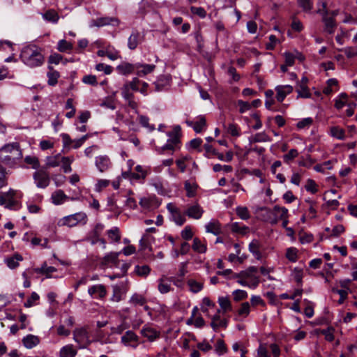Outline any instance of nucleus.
Returning a JSON list of instances; mask_svg holds the SVG:
<instances>
[{
    "label": "nucleus",
    "instance_id": "nucleus-63",
    "mask_svg": "<svg viewBox=\"0 0 357 357\" xmlns=\"http://www.w3.org/2000/svg\"><path fill=\"white\" fill-rule=\"evenodd\" d=\"M297 91L298 93V96L302 98H310L311 96L307 85L305 84H300Z\"/></svg>",
    "mask_w": 357,
    "mask_h": 357
},
{
    "label": "nucleus",
    "instance_id": "nucleus-9",
    "mask_svg": "<svg viewBox=\"0 0 357 357\" xmlns=\"http://www.w3.org/2000/svg\"><path fill=\"white\" fill-rule=\"evenodd\" d=\"M74 340L79 344H89V336L86 327L77 328L73 332Z\"/></svg>",
    "mask_w": 357,
    "mask_h": 357
},
{
    "label": "nucleus",
    "instance_id": "nucleus-12",
    "mask_svg": "<svg viewBox=\"0 0 357 357\" xmlns=\"http://www.w3.org/2000/svg\"><path fill=\"white\" fill-rule=\"evenodd\" d=\"M171 80L172 79L169 75H160L153 83L155 86V91L159 92L165 90L168 86H169Z\"/></svg>",
    "mask_w": 357,
    "mask_h": 357
},
{
    "label": "nucleus",
    "instance_id": "nucleus-52",
    "mask_svg": "<svg viewBox=\"0 0 357 357\" xmlns=\"http://www.w3.org/2000/svg\"><path fill=\"white\" fill-rule=\"evenodd\" d=\"M24 162L26 164L31 165L33 169H37L40 167L39 160L36 156H26L24 158Z\"/></svg>",
    "mask_w": 357,
    "mask_h": 357
},
{
    "label": "nucleus",
    "instance_id": "nucleus-37",
    "mask_svg": "<svg viewBox=\"0 0 357 357\" xmlns=\"http://www.w3.org/2000/svg\"><path fill=\"white\" fill-rule=\"evenodd\" d=\"M299 251L294 247L289 248L285 253L287 259L291 262H296L298 259Z\"/></svg>",
    "mask_w": 357,
    "mask_h": 357
},
{
    "label": "nucleus",
    "instance_id": "nucleus-41",
    "mask_svg": "<svg viewBox=\"0 0 357 357\" xmlns=\"http://www.w3.org/2000/svg\"><path fill=\"white\" fill-rule=\"evenodd\" d=\"M59 354L60 357H75L77 351L73 345H66L61 349Z\"/></svg>",
    "mask_w": 357,
    "mask_h": 357
},
{
    "label": "nucleus",
    "instance_id": "nucleus-38",
    "mask_svg": "<svg viewBox=\"0 0 357 357\" xmlns=\"http://www.w3.org/2000/svg\"><path fill=\"white\" fill-rule=\"evenodd\" d=\"M61 154L58 153L54 156H48L46 158V167H56L59 165L61 161Z\"/></svg>",
    "mask_w": 357,
    "mask_h": 357
},
{
    "label": "nucleus",
    "instance_id": "nucleus-4",
    "mask_svg": "<svg viewBox=\"0 0 357 357\" xmlns=\"http://www.w3.org/2000/svg\"><path fill=\"white\" fill-rule=\"evenodd\" d=\"M322 8H319L317 13L322 16V22L324 24V30L328 34L334 33L337 27L335 19L328 16V10L326 8V3H321Z\"/></svg>",
    "mask_w": 357,
    "mask_h": 357
},
{
    "label": "nucleus",
    "instance_id": "nucleus-29",
    "mask_svg": "<svg viewBox=\"0 0 357 357\" xmlns=\"http://www.w3.org/2000/svg\"><path fill=\"white\" fill-rule=\"evenodd\" d=\"M113 294L111 297V301L113 302H120L123 299V295L126 292L123 291V287L120 285H114L112 287Z\"/></svg>",
    "mask_w": 357,
    "mask_h": 357
},
{
    "label": "nucleus",
    "instance_id": "nucleus-11",
    "mask_svg": "<svg viewBox=\"0 0 357 357\" xmlns=\"http://www.w3.org/2000/svg\"><path fill=\"white\" fill-rule=\"evenodd\" d=\"M88 293L92 298L103 299L107 295V290L104 285L96 284L89 287Z\"/></svg>",
    "mask_w": 357,
    "mask_h": 357
},
{
    "label": "nucleus",
    "instance_id": "nucleus-45",
    "mask_svg": "<svg viewBox=\"0 0 357 357\" xmlns=\"http://www.w3.org/2000/svg\"><path fill=\"white\" fill-rule=\"evenodd\" d=\"M188 284L190 287V290L193 293H197L200 291L203 288V284L194 280H189Z\"/></svg>",
    "mask_w": 357,
    "mask_h": 357
},
{
    "label": "nucleus",
    "instance_id": "nucleus-39",
    "mask_svg": "<svg viewBox=\"0 0 357 357\" xmlns=\"http://www.w3.org/2000/svg\"><path fill=\"white\" fill-rule=\"evenodd\" d=\"M184 188L186 191V195L188 197H193L196 195L197 185L195 183H190L189 181H186L184 183Z\"/></svg>",
    "mask_w": 357,
    "mask_h": 357
},
{
    "label": "nucleus",
    "instance_id": "nucleus-17",
    "mask_svg": "<svg viewBox=\"0 0 357 357\" xmlns=\"http://www.w3.org/2000/svg\"><path fill=\"white\" fill-rule=\"evenodd\" d=\"M276 99L282 102L286 96L293 91V87L290 85L278 86L275 87Z\"/></svg>",
    "mask_w": 357,
    "mask_h": 357
},
{
    "label": "nucleus",
    "instance_id": "nucleus-20",
    "mask_svg": "<svg viewBox=\"0 0 357 357\" xmlns=\"http://www.w3.org/2000/svg\"><path fill=\"white\" fill-rule=\"evenodd\" d=\"M96 166L100 172H104L111 167L110 160L106 155L96 157Z\"/></svg>",
    "mask_w": 357,
    "mask_h": 357
},
{
    "label": "nucleus",
    "instance_id": "nucleus-25",
    "mask_svg": "<svg viewBox=\"0 0 357 357\" xmlns=\"http://www.w3.org/2000/svg\"><path fill=\"white\" fill-rule=\"evenodd\" d=\"M43 18L51 23L56 24L59 20L58 13L54 9H49L42 14Z\"/></svg>",
    "mask_w": 357,
    "mask_h": 357
},
{
    "label": "nucleus",
    "instance_id": "nucleus-21",
    "mask_svg": "<svg viewBox=\"0 0 357 357\" xmlns=\"http://www.w3.org/2000/svg\"><path fill=\"white\" fill-rule=\"evenodd\" d=\"M171 281L168 280V278L162 276L158 280V291L161 294H167L173 290L170 284Z\"/></svg>",
    "mask_w": 357,
    "mask_h": 357
},
{
    "label": "nucleus",
    "instance_id": "nucleus-10",
    "mask_svg": "<svg viewBox=\"0 0 357 357\" xmlns=\"http://www.w3.org/2000/svg\"><path fill=\"white\" fill-rule=\"evenodd\" d=\"M139 337L132 331H128L121 337V342L126 346L137 348L138 346Z\"/></svg>",
    "mask_w": 357,
    "mask_h": 357
},
{
    "label": "nucleus",
    "instance_id": "nucleus-50",
    "mask_svg": "<svg viewBox=\"0 0 357 357\" xmlns=\"http://www.w3.org/2000/svg\"><path fill=\"white\" fill-rule=\"evenodd\" d=\"M250 305L248 302H244L241 304V307L238 310L239 316L246 317L250 314Z\"/></svg>",
    "mask_w": 357,
    "mask_h": 357
},
{
    "label": "nucleus",
    "instance_id": "nucleus-15",
    "mask_svg": "<svg viewBox=\"0 0 357 357\" xmlns=\"http://www.w3.org/2000/svg\"><path fill=\"white\" fill-rule=\"evenodd\" d=\"M221 310H218L215 314L211 317V326L214 331H217L219 328H227V320L222 319L220 317Z\"/></svg>",
    "mask_w": 357,
    "mask_h": 357
},
{
    "label": "nucleus",
    "instance_id": "nucleus-35",
    "mask_svg": "<svg viewBox=\"0 0 357 357\" xmlns=\"http://www.w3.org/2000/svg\"><path fill=\"white\" fill-rule=\"evenodd\" d=\"M50 71L47 73L48 81L47 83L50 86H54L58 82V79L59 77V73L56 70H53L52 67L49 66Z\"/></svg>",
    "mask_w": 357,
    "mask_h": 357
},
{
    "label": "nucleus",
    "instance_id": "nucleus-24",
    "mask_svg": "<svg viewBox=\"0 0 357 357\" xmlns=\"http://www.w3.org/2000/svg\"><path fill=\"white\" fill-rule=\"evenodd\" d=\"M24 347L27 349H32L40 342V339L38 336L33 335H28L22 340Z\"/></svg>",
    "mask_w": 357,
    "mask_h": 357
},
{
    "label": "nucleus",
    "instance_id": "nucleus-16",
    "mask_svg": "<svg viewBox=\"0 0 357 357\" xmlns=\"http://www.w3.org/2000/svg\"><path fill=\"white\" fill-rule=\"evenodd\" d=\"M231 232L237 236H244L250 233V229L240 222H232L229 225Z\"/></svg>",
    "mask_w": 357,
    "mask_h": 357
},
{
    "label": "nucleus",
    "instance_id": "nucleus-2",
    "mask_svg": "<svg viewBox=\"0 0 357 357\" xmlns=\"http://www.w3.org/2000/svg\"><path fill=\"white\" fill-rule=\"evenodd\" d=\"M168 139L167 143L160 147H156L155 150L158 154H164L167 150L174 151L181 148V128L180 126H175L173 130L167 132Z\"/></svg>",
    "mask_w": 357,
    "mask_h": 357
},
{
    "label": "nucleus",
    "instance_id": "nucleus-57",
    "mask_svg": "<svg viewBox=\"0 0 357 357\" xmlns=\"http://www.w3.org/2000/svg\"><path fill=\"white\" fill-rule=\"evenodd\" d=\"M190 247H174L172 255L173 257H178L180 255H185L188 252Z\"/></svg>",
    "mask_w": 357,
    "mask_h": 357
},
{
    "label": "nucleus",
    "instance_id": "nucleus-28",
    "mask_svg": "<svg viewBox=\"0 0 357 357\" xmlns=\"http://www.w3.org/2000/svg\"><path fill=\"white\" fill-rule=\"evenodd\" d=\"M205 228L207 232L212 233L216 236L221 233L220 223L215 220L209 222L206 225Z\"/></svg>",
    "mask_w": 357,
    "mask_h": 357
},
{
    "label": "nucleus",
    "instance_id": "nucleus-47",
    "mask_svg": "<svg viewBox=\"0 0 357 357\" xmlns=\"http://www.w3.org/2000/svg\"><path fill=\"white\" fill-rule=\"evenodd\" d=\"M73 49V45L66 40H61L58 43V50L61 52H66Z\"/></svg>",
    "mask_w": 357,
    "mask_h": 357
},
{
    "label": "nucleus",
    "instance_id": "nucleus-53",
    "mask_svg": "<svg viewBox=\"0 0 357 357\" xmlns=\"http://www.w3.org/2000/svg\"><path fill=\"white\" fill-rule=\"evenodd\" d=\"M108 236L111 239V243H119L120 234L119 230L117 228L110 229L108 231Z\"/></svg>",
    "mask_w": 357,
    "mask_h": 357
},
{
    "label": "nucleus",
    "instance_id": "nucleus-55",
    "mask_svg": "<svg viewBox=\"0 0 357 357\" xmlns=\"http://www.w3.org/2000/svg\"><path fill=\"white\" fill-rule=\"evenodd\" d=\"M298 4L306 12L310 11L313 6L312 0H298Z\"/></svg>",
    "mask_w": 357,
    "mask_h": 357
},
{
    "label": "nucleus",
    "instance_id": "nucleus-22",
    "mask_svg": "<svg viewBox=\"0 0 357 357\" xmlns=\"http://www.w3.org/2000/svg\"><path fill=\"white\" fill-rule=\"evenodd\" d=\"M2 151L6 153H13V158H19L22 157V153L20 150V145L18 143H13L8 144L2 148Z\"/></svg>",
    "mask_w": 357,
    "mask_h": 357
},
{
    "label": "nucleus",
    "instance_id": "nucleus-64",
    "mask_svg": "<svg viewBox=\"0 0 357 357\" xmlns=\"http://www.w3.org/2000/svg\"><path fill=\"white\" fill-rule=\"evenodd\" d=\"M130 91L131 90L125 85L121 88V95L126 101L134 99V94Z\"/></svg>",
    "mask_w": 357,
    "mask_h": 357
},
{
    "label": "nucleus",
    "instance_id": "nucleus-7",
    "mask_svg": "<svg viewBox=\"0 0 357 357\" xmlns=\"http://www.w3.org/2000/svg\"><path fill=\"white\" fill-rule=\"evenodd\" d=\"M33 178L36 185L39 188H45L50 183V174L44 167L35 172Z\"/></svg>",
    "mask_w": 357,
    "mask_h": 357
},
{
    "label": "nucleus",
    "instance_id": "nucleus-18",
    "mask_svg": "<svg viewBox=\"0 0 357 357\" xmlns=\"http://www.w3.org/2000/svg\"><path fill=\"white\" fill-rule=\"evenodd\" d=\"M155 68L153 64H135L136 74L139 77H144L146 75L152 73Z\"/></svg>",
    "mask_w": 357,
    "mask_h": 357
},
{
    "label": "nucleus",
    "instance_id": "nucleus-58",
    "mask_svg": "<svg viewBox=\"0 0 357 357\" xmlns=\"http://www.w3.org/2000/svg\"><path fill=\"white\" fill-rule=\"evenodd\" d=\"M293 277L294 280L299 284L302 283V280L303 277V270L300 268L296 267L293 270Z\"/></svg>",
    "mask_w": 357,
    "mask_h": 357
},
{
    "label": "nucleus",
    "instance_id": "nucleus-6",
    "mask_svg": "<svg viewBox=\"0 0 357 357\" xmlns=\"http://www.w3.org/2000/svg\"><path fill=\"white\" fill-rule=\"evenodd\" d=\"M87 221V215L85 213L79 212L73 215H70L64 217L61 220L62 225H66L70 227L76 226L77 225L82 223L85 225Z\"/></svg>",
    "mask_w": 357,
    "mask_h": 357
},
{
    "label": "nucleus",
    "instance_id": "nucleus-31",
    "mask_svg": "<svg viewBox=\"0 0 357 357\" xmlns=\"http://www.w3.org/2000/svg\"><path fill=\"white\" fill-rule=\"evenodd\" d=\"M116 70L122 75H128L135 70V65L124 62L119 65Z\"/></svg>",
    "mask_w": 357,
    "mask_h": 357
},
{
    "label": "nucleus",
    "instance_id": "nucleus-49",
    "mask_svg": "<svg viewBox=\"0 0 357 357\" xmlns=\"http://www.w3.org/2000/svg\"><path fill=\"white\" fill-rule=\"evenodd\" d=\"M113 22H117V20L110 17H100L97 19L96 21V25L98 26H102L113 24Z\"/></svg>",
    "mask_w": 357,
    "mask_h": 357
},
{
    "label": "nucleus",
    "instance_id": "nucleus-62",
    "mask_svg": "<svg viewBox=\"0 0 357 357\" xmlns=\"http://www.w3.org/2000/svg\"><path fill=\"white\" fill-rule=\"evenodd\" d=\"M233 295L234 299L236 301H239L245 299L248 297V293L245 291L241 289L235 290L233 292Z\"/></svg>",
    "mask_w": 357,
    "mask_h": 357
},
{
    "label": "nucleus",
    "instance_id": "nucleus-43",
    "mask_svg": "<svg viewBox=\"0 0 357 357\" xmlns=\"http://www.w3.org/2000/svg\"><path fill=\"white\" fill-rule=\"evenodd\" d=\"M136 274L141 277H146L151 271V268L147 265L136 266L135 268Z\"/></svg>",
    "mask_w": 357,
    "mask_h": 357
},
{
    "label": "nucleus",
    "instance_id": "nucleus-34",
    "mask_svg": "<svg viewBox=\"0 0 357 357\" xmlns=\"http://www.w3.org/2000/svg\"><path fill=\"white\" fill-rule=\"evenodd\" d=\"M73 161V156L61 157L60 162L62 163L61 168L65 173H70L72 172L71 164Z\"/></svg>",
    "mask_w": 357,
    "mask_h": 357
},
{
    "label": "nucleus",
    "instance_id": "nucleus-8",
    "mask_svg": "<svg viewBox=\"0 0 357 357\" xmlns=\"http://www.w3.org/2000/svg\"><path fill=\"white\" fill-rule=\"evenodd\" d=\"M141 335L149 342H153L160 336V332L149 325H145L141 329Z\"/></svg>",
    "mask_w": 357,
    "mask_h": 357
},
{
    "label": "nucleus",
    "instance_id": "nucleus-40",
    "mask_svg": "<svg viewBox=\"0 0 357 357\" xmlns=\"http://www.w3.org/2000/svg\"><path fill=\"white\" fill-rule=\"evenodd\" d=\"M330 134L332 137L337 139L343 140L345 139V131L339 126H333L331 128Z\"/></svg>",
    "mask_w": 357,
    "mask_h": 357
},
{
    "label": "nucleus",
    "instance_id": "nucleus-54",
    "mask_svg": "<svg viewBox=\"0 0 357 357\" xmlns=\"http://www.w3.org/2000/svg\"><path fill=\"white\" fill-rule=\"evenodd\" d=\"M298 155V152L296 149H291L287 154L283 155V160L284 162L289 163L294 159H295Z\"/></svg>",
    "mask_w": 357,
    "mask_h": 357
},
{
    "label": "nucleus",
    "instance_id": "nucleus-33",
    "mask_svg": "<svg viewBox=\"0 0 357 357\" xmlns=\"http://www.w3.org/2000/svg\"><path fill=\"white\" fill-rule=\"evenodd\" d=\"M206 126V118L204 116H199L196 121H195L194 130L199 133L202 132Z\"/></svg>",
    "mask_w": 357,
    "mask_h": 357
},
{
    "label": "nucleus",
    "instance_id": "nucleus-42",
    "mask_svg": "<svg viewBox=\"0 0 357 357\" xmlns=\"http://www.w3.org/2000/svg\"><path fill=\"white\" fill-rule=\"evenodd\" d=\"M236 215L243 220H247L250 218V213L246 206H237L236 208Z\"/></svg>",
    "mask_w": 357,
    "mask_h": 357
},
{
    "label": "nucleus",
    "instance_id": "nucleus-51",
    "mask_svg": "<svg viewBox=\"0 0 357 357\" xmlns=\"http://www.w3.org/2000/svg\"><path fill=\"white\" fill-rule=\"evenodd\" d=\"M249 250L253 256L258 260H261L266 257V254L261 251L260 247H249Z\"/></svg>",
    "mask_w": 357,
    "mask_h": 357
},
{
    "label": "nucleus",
    "instance_id": "nucleus-30",
    "mask_svg": "<svg viewBox=\"0 0 357 357\" xmlns=\"http://www.w3.org/2000/svg\"><path fill=\"white\" fill-rule=\"evenodd\" d=\"M249 141L250 143L266 142H271V138L265 132H261L250 137Z\"/></svg>",
    "mask_w": 357,
    "mask_h": 357
},
{
    "label": "nucleus",
    "instance_id": "nucleus-23",
    "mask_svg": "<svg viewBox=\"0 0 357 357\" xmlns=\"http://www.w3.org/2000/svg\"><path fill=\"white\" fill-rule=\"evenodd\" d=\"M56 271V268L53 266H48L45 262L41 267L34 268L36 273L46 275L47 278L52 277V274Z\"/></svg>",
    "mask_w": 357,
    "mask_h": 357
},
{
    "label": "nucleus",
    "instance_id": "nucleus-13",
    "mask_svg": "<svg viewBox=\"0 0 357 357\" xmlns=\"http://www.w3.org/2000/svg\"><path fill=\"white\" fill-rule=\"evenodd\" d=\"M144 40L142 36L137 30H133L128 40V47L130 50H134Z\"/></svg>",
    "mask_w": 357,
    "mask_h": 357
},
{
    "label": "nucleus",
    "instance_id": "nucleus-3",
    "mask_svg": "<svg viewBox=\"0 0 357 357\" xmlns=\"http://www.w3.org/2000/svg\"><path fill=\"white\" fill-rule=\"evenodd\" d=\"M121 252H111L101 259L100 264L102 267L119 268V277L123 276L128 271L130 265L119 259Z\"/></svg>",
    "mask_w": 357,
    "mask_h": 357
},
{
    "label": "nucleus",
    "instance_id": "nucleus-32",
    "mask_svg": "<svg viewBox=\"0 0 357 357\" xmlns=\"http://www.w3.org/2000/svg\"><path fill=\"white\" fill-rule=\"evenodd\" d=\"M23 258L20 255L15 254L13 256L6 258L5 261L10 268L13 269L19 266V262Z\"/></svg>",
    "mask_w": 357,
    "mask_h": 357
},
{
    "label": "nucleus",
    "instance_id": "nucleus-46",
    "mask_svg": "<svg viewBox=\"0 0 357 357\" xmlns=\"http://www.w3.org/2000/svg\"><path fill=\"white\" fill-rule=\"evenodd\" d=\"M142 81L138 77H134L130 82H126L124 85L128 86L130 90L138 91Z\"/></svg>",
    "mask_w": 357,
    "mask_h": 357
},
{
    "label": "nucleus",
    "instance_id": "nucleus-56",
    "mask_svg": "<svg viewBox=\"0 0 357 357\" xmlns=\"http://www.w3.org/2000/svg\"><path fill=\"white\" fill-rule=\"evenodd\" d=\"M313 123V119L310 117L303 119L302 120L299 121L297 124L296 127L298 129H303L305 128H309Z\"/></svg>",
    "mask_w": 357,
    "mask_h": 357
},
{
    "label": "nucleus",
    "instance_id": "nucleus-26",
    "mask_svg": "<svg viewBox=\"0 0 357 357\" xmlns=\"http://www.w3.org/2000/svg\"><path fill=\"white\" fill-rule=\"evenodd\" d=\"M51 199L53 204L55 205H60L68 199V197L65 195L63 190H57L52 194Z\"/></svg>",
    "mask_w": 357,
    "mask_h": 357
},
{
    "label": "nucleus",
    "instance_id": "nucleus-59",
    "mask_svg": "<svg viewBox=\"0 0 357 357\" xmlns=\"http://www.w3.org/2000/svg\"><path fill=\"white\" fill-rule=\"evenodd\" d=\"M190 11L193 15H196L202 19L206 16V11L202 7L191 6Z\"/></svg>",
    "mask_w": 357,
    "mask_h": 357
},
{
    "label": "nucleus",
    "instance_id": "nucleus-61",
    "mask_svg": "<svg viewBox=\"0 0 357 357\" xmlns=\"http://www.w3.org/2000/svg\"><path fill=\"white\" fill-rule=\"evenodd\" d=\"M100 105L101 107H105V108H107V109H114L116 108V105H115L114 101L110 97H107L105 100H103L100 103Z\"/></svg>",
    "mask_w": 357,
    "mask_h": 357
},
{
    "label": "nucleus",
    "instance_id": "nucleus-19",
    "mask_svg": "<svg viewBox=\"0 0 357 357\" xmlns=\"http://www.w3.org/2000/svg\"><path fill=\"white\" fill-rule=\"evenodd\" d=\"M185 213L189 218L198 220L202 216L204 210L198 204H196L189 206Z\"/></svg>",
    "mask_w": 357,
    "mask_h": 357
},
{
    "label": "nucleus",
    "instance_id": "nucleus-1",
    "mask_svg": "<svg viewBox=\"0 0 357 357\" xmlns=\"http://www.w3.org/2000/svg\"><path fill=\"white\" fill-rule=\"evenodd\" d=\"M20 58L25 65L31 68L40 66L45 61L42 48L36 45H29L23 47Z\"/></svg>",
    "mask_w": 357,
    "mask_h": 357
},
{
    "label": "nucleus",
    "instance_id": "nucleus-14",
    "mask_svg": "<svg viewBox=\"0 0 357 357\" xmlns=\"http://www.w3.org/2000/svg\"><path fill=\"white\" fill-rule=\"evenodd\" d=\"M273 218L271 220V223H277L279 220H283L287 218L288 210L285 207L279 206H275L272 211L271 212Z\"/></svg>",
    "mask_w": 357,
    "mask_h": 357
},
{
    "label": "nucleus",
    "instance_id": "nucleus-36",
    "mask_svg": "<svg viewBox=\"0 0 357 357\" xmlns=\"http://www.w3.org/2000/svg\"><path fill=\"white\" fill-rule=\"evenodd\" d=\"M218 303H219V305L221 307V312L222 313H225L228 311H231L232 307H231V302L229 299V298L227 297H219L218 298Z\"/></svg>",
    "mask_w": 357,
    "mask_h": 357
},
{
    "label": "nucleus",
    "instance_id": "nucleus-5",
    "mask_svg": "<svg viewBox=\"0 0 357 357\" xmlns=\"http://www.w3.org/2000/svg\"><path fill=\"white\" fill-rule=\"evenodd\" d=\"M258 268L255 266H250L245 271L239 273V275L246 278L249 284V288L255 289L259 284V277L257 275Z\"/></svg>",
    "mask_w": 357,
    "mask_h": 357
},
{
    "label": "nucleus",
    "instance_id": "nucleus-60",
    "mask_svg": "<svg viewBox=\"0 0 357 357\" xmlns=\"http://www.w3.org/2000/svg\"><path fill=\"white\" fill-rule=\"evenodd\" d=\"M215 351L219 355L225 354L227 351V347L222 340H218L215 344Z\"/></svg>",
    "mask_w": 357,
    "mask_h": 357
},
{
    "label": "nucleus",
    "instance_id": "nucleus-44",
    "mask_svg": "<svg viewBox=\"0 0 357 357\" xmlns=\"http://www.w3.org/2000/svg\"><path fill=\"white\" fill-rule=\"evenodd\" d=\"M299 242L301 244H307L312 243L313 240V236L310 233L301 231L298 234Z\"/></svg>",
    "mask_w": 357,
    "mask_h": 357
},
{
    "label": "nucleus",
    "instance_id": "nucleus-27",
    "mask_svg": "<svg viewBox=\"0 0 357 357\" xmlns=\"http://www.w3.org/2000/svg\"><path fill=\"white\" fill-rule=\"evenodd\" d=\"M129 303L135 307L138 305L142 306L147 303V300L142 294L135 293L131 296Z\"/></svg>",
    "mask_w": 357,
    "mask_h": 357
},
{
    "label": "nucleus",
    "instance_id": "nucleus-48",
    "mask_svg": "<svg viewBox=\"0 0 357 357\" xmlns=\"http://www.w3.org/2000/svg\"><path fill=\"white\" fill-rule=\"evenodd\" d=\"M40 298L39 295L36 292H32L31 296L24 303L25 307H31L36 305V302Z\"/></svg>",
    "mask_w": 357,
    "mask_h": 357
}]
</instances>
